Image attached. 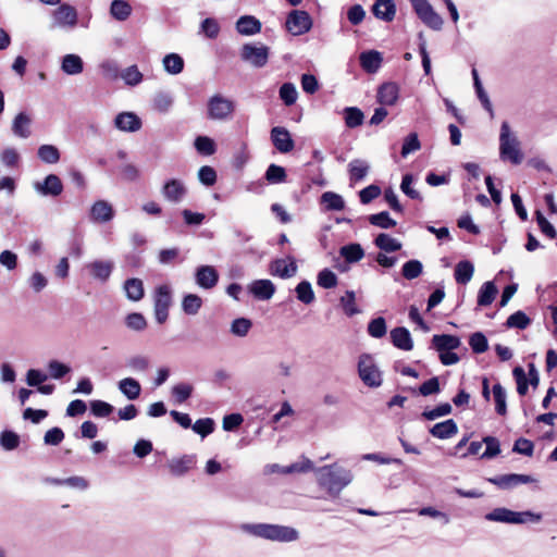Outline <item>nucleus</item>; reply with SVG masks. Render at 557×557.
Segmentation results:
<instances>
[{
	"label": "nucleus",
	"instance_id": "nucleus-1",
	"mask_svg": "<svg viewBox=\"0 0 557 557\" xmlns=\"http://www.w3.org/2000/svg\"><path fill=\"white\" fill-rule=\"evenodd\" d=\"M315 475L319 486L326 490L331 497H337L354 479L350 470L337 463L318 468Z\"/></svg>",
	"mask_w": 557,
	"mask_h": 557
},
{
	"label": "nucleus",
	"instance_id": "nucleus-2",
	"mask_svg": "<svg viewBox=\"0 0 557 557\" xmlns=\"http://www.w3.org/2000/svg\"><path fill=\"white\" fill-rule=\"evenodd\" d=\"M239 529L246 534L272 542L290 543L299 539V532L295 528L282 524L243 523Z\"/></svg>",
	"mask_w": 557,
	"mask_h": 557
},
{
	"label": "nucleus",
	"instance_id": "nucleus-3",
	"mask_svg": "<svg viewBox=\"0 0 557 557\" xmlns=\"http://www.w3.org/2000/svg\"><path fill=\"white\" fill-rule=\"evenodd\" d=\"M499 157L503 161L518 165L523 161L520 141L510 129L508 122H503L499 134Z\"/></svg>",
	"mask_w": 557,
	"mask_h": 557
},
{
	"label": "nucleus",
	"instance_id": "nucleus-4",
	"mask_svg": "<svg viewBox=\"0 0 557 557\" xmlns=\"http://www.w3.org/2000/svg\"><path fill=\"white\" fill-rule=\"evenodd\" d=\"M485 519L494 522L524 524L537 523L542 520V513L533 511H512L505 507H498L485 515Z\"/></svg>",
	"mask_w": 557,
	"mask_h": 557
},
{
	"label": "nucleus",
	"instance_id": "nucleus-5",
	"mask_svg": "<svg viewBox=\"0 0 557 557\" xmlns=\"http://www.w3.org/2000/svg\"><path fill=\"white\" fill-rule=\"evenodd\" d=\"M173 290L169 284H162L153 290V311L156 321L163 324L169 318V309L172 306Z\"/></svg>",
	"mask_w": 557,
	"mask_h": 557
},
{
	"label": "nucleus",
	"instance_id": "nucleus-6",
	"mask_svg": "<svg viewBox=\"0 0 557 557\" xmlns=\"http://www.w3.org/2000/svg\"><path fill=\"white\" fill-rule=\"evenodd\" d=\"M52 27L65 30L74 29L78 24L77 10L70 3H61L51 14Z\"/></svg>",
	"mask_w": 557,
	"mask_h": 557
},
{
	"label": "nucleus",
	"instance_id": "nucleus-7",
	"mask_svg": "<svg viewBox=\"0 0 557 557\" xmlns=\"http://www.w3.org/2000/svg\"><path fill=\"white\" fill-rule=\"evenodd\" d=\"M358 373L361 381L370 387H377L382 383L381 371L369 354H362L359 357Z\"/></svg>",
	"mask_w": 557,
	"mask_h": 557
},
{
	"label": "nucleus",
	"instance_id": "nucleus-8",
	"mask_svg": "<svg viewBox=\"0 0 557 557\" xmlns=\"http://www.w3.org/2000/svg\"><path fill=\"white\" fill-rule=\"evenodd\" d=\"M418 17L430 28L440 30L443 18L434 11L428 0H409Z\"/></svg>",
	"mask_w": 557,
	"mask_h": 557
},
{
	"label": "nucleus",
	"instance_id": "nucleus-9",
	"mask_svg": "<svg viewBox=\"0 0 557 557\" xmlns=\"http://www.w3.org/2000/svg\"><path fill=\"white\" fill-rule=\"evenodd\" d=\"M285 27L293 36H300L311 29L312 18L304 10H293L286 17Z\"/></svg>",
	"mask_w": 557,
	"mask_h": 557
},
{
	"label": "nucleus",
	"instance_id": "nucleus-10",
	"mask_svg": "<svg viewBox=\"0 0 557 557\" xmlns=\"http://www.w3.org/2000/svg\"><path fill=\"white\" fill-rule=\"evenodd\" d=\"M234 109L235 104L232 100L221 95H214L208 101V117L223 121L232 115Z\"/></svg>",
	"mask_w": 557,
	"mask_h": 557
},
{
	"label": "nucleus",
	"instance_id": "nucleus-11",
	"mask_svg": "<svg viewBox=\"0 0 557 557\" xmlns=\"http://www.w3.org/2000/svg\"><path fill=\"white\" fill-rule=\"evenodd\" d=\"M240 58L255 67H263L268 63L269 48L264 45L245 44L240 50Z\"/></svg>",
	"mask_w": 557,
	"mask_h": 557
},
{
	"label": "nucleus",
	"instance_id": "nucleus-12",
	"mask_svg": "<svg viewBox=\"0 0 557 557\" xmlns=\"http://www.w3.org/2000/svg\"><path fill=\"white\" fill-rule=\"evenodd\" d=\"M88 274L101 284L109 281L113 269L114 262L112 260L96 259L85 264Z\"/></svg>",
	"mask_w": 557,
	"mask_h": 557
},
{
	"label": "nucleus",
	"instance_id": "nucleus-13",
	"mask_svg": "<svg viewBox=\"0 0 557 557\" xmlns=\"http://www.w3.org/2000/svg\"><path fill=\"white\" fill-rule=\"evenodd\" d=\"M33 187L37 194L44 197H58L63 191V183L55 174H49L44 181L35 182Z\"/></svg>",
	"mask_w": 557,
	"mask_h": 557
},
{
	"label": "nucleus",
	"instance_id": "nucleus-14",
	"mask_svg": "<svg viewBox=\"0 0 557 557\" xmlns=\"http://www.w3.org/2000/svg\"><path fill=\"white\" fill-rule=\"evenodd\" d=\"M161 194L163 198L171 203H180L187 194V188L183 181L171 178L164 182Z\"/></svg>",
	"mask_w": 557,
	"mask_h": 557
},
{
	"label": "nucleus",
	"instance_id": "nucleus-15",
	"mask_svg": "<svg viewBox=\"0 0 557 557\" xmlns=\"http://www.w3.org/2000/svg\"><path fill=\"white\" fill-rule=\"evenodd\" d=\"M296 260L292 256L274 259L269 267V272L273 276L281 278H290L297 273Z\"/></svg>",
	"mask_w": 557,
	"mask_h": 557
},
{
	"label": "nucleus",
	"instance_id": "nucleus-16",
	"mask_svg": "<svg viewBox=\"0 0 557 557\" xmlns=\"http://www.w3.org/2000/svg\"><path fill=\"white\" fill-rule=\"evenodd\" d=\"M270 137L273 146L281 153H288L295 147L290 133L283 126L273 127Z\"/></svg>",
	"mask_w": 557,
	"mask_h": 557
},
{
	"label": "nucleus",
	"instance_id": "nucleus-17",
	"mask_svg": "<svg viewBox=\"0 0 557 557\" xmlns=\"http://www.w3.org/2000/svg\"><path fill=\"white\" fill-rule=\"evenodd\" d=\"M196 284L203 289H212L219 282V273L212 265H200L195 271Z\"/></svg>",
	"mask_w": 557,
	"mask_h": 557
},
{
	"label": "nucleus",
	"instance_id": "nucleus-18",
	"mask_svg": "<svg viewBox=\"0 0 557 557\" xmlns=\"http://www.w3.org/2000/svg\"><path fill=\"white\" fill-rule=\"evenodd\" d=\"M89 216L95 223H107L114 218V210L107 200H97L90 208Z\"/></svg>",
	"mask_w": 557,
	"mask_h": 557
},
{
	"label": "nucleus",
	"instance_id": "nucleus-19",
	"mask_svg": "<svg viewBox=\"0 0 557 557\" xmlns=\"http://www.w3.org/2000/svg\"><path fill=\"white\" fill-rule=\"evenodd\" d=\"M114 125L122 132H137L141 127L140 119L133 112H122L114 119Z\"/></svg>",
	"mask_w": 557,
	"mask_h": 557
},
{
	"label": "nucleus",
	"instance_id": "nucleus-20",
	"mask_svg": "<svg viewBox=\"0 0 557 557\" xmlns=\"http://www.w3.org/2000/svg\"><path fill=\"white\" fill-rule=\"evenodd\" d=\"M249 292L259 300H269L275 293V285L270 280H256L249 285Z\"/></svg>",
	"mask_w": 557,
	"mask_h": 557
},
{
	"label": "nucleus",
	"instance_id": "nucleus-21",
	"mask_svg": "<svg viewBox=\"0 0 557 557\" xmlns=\"http://www.w3.org/2000/svg\"><path fill=\"white\" fill-rule=\"evenodd\" d=\"M535 479L527 474H504L496 479H492L491 482L502 488H510L519 484H528L534 482Z\"/></svg>",
	"mask_w": 557,
	"mask_h": 557
},
{
	"label": "nucleus",
	"instance_id": "nucleus-22",
	"mask_svg": "<svg viewBox=\"0 0 557 557\" xmlns=\"http://www.w3.org/2000/svg\"><path fill=\"white\" fill-rule=\"evenodd\" d=\"M261 22L252 15L240 16L236 22V30L244 36H252L261 32Z\"/></svg>",
	"mask_w": 557,
	"mask_h": 557
},
{
	"label": "nucleus",
	"instance_id": "nucleus-23",
	"mask_svg": "<svg viewBox=\"0 0 557 557\" xmlns=\"http://www.w3.org/2000/svg\"><path fill=\"white\" fill-rule=\"evenodd\" d=\"M391 341L398 349L409 351L413 347L410 332L406 327H395L391 331Z\"/></svg>",
	"mask_w": 557,
	"mask_h": 557
},
{
	"label": "nucleus",
	"instance_id": "nucleus-24",
	"mask_svg": "<svg viewBox=\"0 0 557 557\" xmlns=\"http://www.w3.org/2000/svg\"><path fill=\"white\" fill-rule=\"evenodd\" d=\"M195 465V456L185 455L180 458H173L168 462L170 472L175 476L186 474Z\"/></svg>",
	"mask_w": 557,
	"mask_h": 557
},
{
	"label": "nucleus",
	"instance_id": "nucleus-25",
	"mask_svg": "<svg viewBox=\"0 0 557 557\" xmlns=\"http://www.w3.org/2000/svg\"><path fill=\"white\" fill-rule=\"evenodd\" d=\"M460 344L461 342L459 337L449 334L434 335L432 338V347L437 352L455 350L460 346Z\"/></svg>",
	"mask_w": 557,
	"mask_h": 557
},
{
	"label": "nucleus",
	"instance_id": "nucleus-26",
	"mask_svg": "<svg viewBox=\"0 0 557 557\" xmlns=\"http://www.w3.org/2000/svg\"><path fill=\"white\" fill-rule=\"evenodd\" d=\"M30 125L32 117L25 112H20L12 122V132L16 137L28 138L32 134Z\"/></svg>",
	"mask_w": 557,
	"mask_h": 557
},
{
	"label": "nucleus",
	"instance_id": "nucleus-27",
	"mask_svg": "<svg viewBox=\"0 0 557 557\" xmlns=\"http://www.w3.org/2000/svg\"><path fill=\"white\" fill-rule=\"evenodd\" d=\"M360 65L367 73H376L382 64V55L379 51H366L359 57Z\"/></svg>",
	"mask_w": 557,
	"mask_h": 557
},
{
	"label": "nucleus",
	"instance_id": "nucleus-28",
	"mask_svg": "<svg viewBox=\"0 0 557 557\" xmlns=\"http://www.w3.org/2000/svg\"><path fill=\"white\" fill-rule=\"evenodd\" d=\"M458 432V426L453 419L445 420L443 422L434 424L430 429V433L440 440L450 438Z\"/></svg>",
	"mask_w": 557,
	"mask_h": 557
},
{
	"label": "nucleus",
	"instance_id": "nucleus-29",
	"mask_svg": "<svg viewBox=\"0 0 557 557\" xmlns=\"http://www.w3.org/2000/svg\"><path fill=\"white\" fill-rule=\"evenodd\" d=\"M61 70L67 75H78L84 71L83 59L78 54H65L61 60Z\"/></svg>",
	"mask_w": 557,
	"mask_h": 557
},
{
	"label": "nucleus",
	"instance_id": "nucleus-30",
	"mask_svg": "<svg viewBox=\"0 0 557 557\" xmlns=\"http://www.w3.org/2000/svg\"><path fill=\"white\" fill-rule=\"evenodd\" d=\"M119 391L128 399L135 400L140 396L141 386L139 382L133 377H125L117 383Z\"/></svg>",
	"mask_w": 557,
	"mask_h": 557
},
{
	"label": "nucleus",
	"instance_id": "nucleus-31",
	"mask_svg": "<svg viewBox=\"0 0 557 557\" xmlns=\"http://www.w3.org/2000/svg\"><path fill=\"white\" fill-rule=\"evenodd\" d=\"M124 292L132 301H139L144 298V283L141 280L133 277L124 282Z\"/></svg>",
	"mask_w": 557,
	"mask_h": 557
},
{
	"label": "nucleus",
	"instance_id": "nucleus-32",
	"mask_svg": "<svg viewBox=\"0 0 557 557\" xmlns=\"http://www.w3.org/2000/svg\"><path fill=\"white\" fill-rule=\"evenodd\" d=\"M133 12L132 5L126 0H113L110 5V15L119 21H126Z\"/></svg>",
	"mask_w": 557,
	"mask_h": 557
},
{
	"label": "nucleus",
	"instance_id": "nucleus-33",
	"mask_svg": "<svg viewBox=\"0 0 557 557\" xmlns=\"http://www.w3.org/2000/svg\"><path fill=\"white\" fill-rule=\"evenodd\" d=\"M173 103L174 97L169 91H158L152 98V108L160 113H168Z\"/></svg>",
	"mask_w": 557,
	"mask_h": 557
},
{
	"label": "nucleus",
	"instance_id": "nucleus-34",
	"mask_svg": "<svg viewBox=\"0 0 557 557\" xmlns=\"http://www.w3.org/2000/svg\"><path fill=\"white\" fill-rule=\"evenodd\" d=\"M498 293L497 287L491 281L485 282L478 294V305L481 307L490 306Z\"/></svg>",
	"mask_w": 557,
	"mask_h": 557
},
{
	"label": "nucleus",
	"instance_id": "nucleus-35",
	"mask_svg": "<svg viewBox=\"0 0 557 557\" xmlns=\"http://www.w3.org/2000/svg\"><path fill=\"white\" fill-rule=\"evenodd\" d=\"M164 71L171 75H177L184 70V60L177 53H169L162 60Z\"/></svg>",
	"mask_w": 557,
	"mask_h": 557
},
{
	"label": "nucleus",
	"instance_id": "nucleus-36",
	"mask_svg": "<svg viewBox=\"0 0 557 557\" xmlns=\"http://www.w3.org/2000/svg\"><path fill=\"white\" fill-rule=\"evenodd\" d=\"M120 77L123 79L125 85H127L129 87H135V86L139 85L144 79L143 73L139 71L138 66L135 64L129 65V66L125 67L124 70H122Z\"/></svg>",
	"mask_w": 557,
	"mask_h": 557
},
{
	"label": "nucleus",
	"instance_id": "nucleus-37",
	"mask_svg": "<svg viewBox=\"0 0 557 557\" xmlns=\"http://www.w3.org/2000/svg\"><path fill=\"white\" fill-rule=\"evenodd\" d=\"M474 267L470 261H460L455 268V280L459 284H467L471 281Z\"/></svg>",
	"mask_w": 557,
	"mask_h": 557
},
{
	"label": "nucleus",
	"instance_id": "nucleus-38",
	"mask_svg": "<svg viewBox=\"0 0 557 557\" xmlns=\"http://www.w3.org/2000/svg\"><path fill=\"white\" fill-rule=\"evenodd\" d=\"M321 202L329 211H341L345 208L343 197L333 191H325L321 196Z\"/></svg>",
	"mask_w": 557,
	"mask_h": 557
},
{
	"label": "nucleus",
	"instance_id": "nucleus-39",
	"mask_svg": "<svg viewBox=\"0 0 557 557\" xmlns=\"http://www.w3.org/2000/svg\"><path fill=\"white\" fill-rule=\"evenodd\" d=\"M202 306V299L196 294H187L182 300V310L188 315H196Z\"/></svg>",
	"mask_w": 557,
	"mask_h": 557
},
{
	"label": "nucleus",
	"instance_id": "nucleus-40",
	"mask_svg": "<svg viewBox=\"0 0 557 557\" xmlns=\"http://www.w3.org/2000/svg\"><path fill=\"white\" fill-rule=\"evenodd\" d=\"M37 154L47 164H55L60 160V151L53 145H41L37 150Z\"/></svg>",
	"mask_w": 557,
	"mask_h": 557
},
{
	"label": "nucleus",
	"instance_id": "nucleus-41",
	"mask_svg": "<svg viewBox=\"0 0 557 557\" xmlns=\"http://www.w3.org/2000/svg\"><path fill=\"white\" fill-rule=\"evenodd\" d=\"M350 180L358 182L363 180L369 171V164L363 160H352L349 164Z\"/></svg>",
	"mask_w": 557,
	"mask_h": 557
},
{
	"label": "nucleus",
	"instance_id": "nucleus-42",
	"mask_svg": "<svg viewBox=\"0 0 557 557\" xmlns=\"http://www.w3.org/2000/svg\"><path fill=\"white\" fill-rule=\"evenodd\" d=\"M493 397L495 401L496 412L500 416H505L507 412V395L505 388L499 383L493 386Z\"/></svg>",
	"mask_w": 557,
	"mask_h": 557
},
{
	"label": "nucleus",
	"instance_id": "nucleus-43",
	"mask_svg": "<svg viewBox=\"0 0 557 557\" xmlns=\"http://www.w3.org/2000/svg\"><path fill=\"white\" fill-rule=\"evenodd\" d=\"M297 299L305 305H310L314 300V293L310 282L301 281L295 288Z\"/></svg>",
	"mask_w": 557,
	"mask_h": 557
},
{
	"label": "nucleus",
	"instance_id": "nucleus-44",
	"mask_svg": "<svg viewBox=\"0 0 557 557\" xmlns=\"http://www.w3.org/2000/svg\"><path fill=\"white\" fill-rule=\"evenodd\" d=\"M126 367L135 373H144L150 367V360L143 355H136L126 360Z\"/></svg>",
	"mask_w": 557,
	"mask_h": 557
},
{
	"label": "nucleus",
	"instance_id": "nucleus-45",
	"mask_svg": "<svg viewBox=\"0 0 557 557\" xmlns=\"http://www.w3.org/2000/svg\"><path fill=\"white\" fill-rule=\"evenodd\" d=\"M472 76H473V83H474V88H475L478 98L480 99V101L483 104V107L485 108V110H487L492 114L493 113L492 103L490 101L487 94L485 92V90L482 86L478 71L475 69L472 70Z\"/></svg>",
	"mask_w": 557,
	"mask_h": 557
},
{
	"label": "nucleus",
	"instance_id": "nucleus-46",
	"mask_svg": "<svg viewBox=\"0 0 557 557\" xmlns=\"http://www.w3.org/2000/svg\"><path fill=\"white\" fill-rule=\"evenodd\" d=\"M265 180L270 184H280L286 181V171L283 166L270 164L264 174Z\"/></svg>",
	"mask_w": 557,
	"mask_h": 557
},
{
	"label": "nucleus",
	"instance_id": "nucleus-47",
	"mask_svg": "<svg viewBox=\"0 0 557 557\" xmlns=\"http://www.w3.org/2000/svg\"><path fill=\"white\" fill-rule=\"evenodd\" d=\"M531 323L530 318L523 311H517L508 317L506 326L509 329L524 330Z\"/></svg>",
	"mask_w": 557,
	"mask_h": 557
},
{
	"label": "nucleus",
	"instance_id": "nucleus-48",
	"mask_svg": "<svg viewBox=\"0 0 557 557\" xmlns=\"http://www.w3.org/2000/svg\"><path fill=\"white\" fill-rule=\"evenodd\" d=\"M280 98L285 106H293L298 97L297 89L293 83H284L280 88Z\"/></svg>",
	"mask_w": 557,
	"mask_h": 557
},
{
	"label": "nucleus",
	"instance_id": "nucleus-49",
	"mask_svg": "<svg viewBox=\"0 0 557 557\" xmlns=\"http://www.w3.org/2000/svg\"><path fill=\"white\" fill-rule=\"evenodd\" d=\"M341 255L348 262H357L363 257V250L359 244H349L341 248Z\"/></svg>",
	"mask_w": 557,
	"mask_h": 557
},
{
	"label": "nucleus",
	"instance_id": "nucleus-50",
	"mask_svg": "<svg viewBox=\"0 0 557 557\" xmlns=\"http://www.w3.org/2000/svg\"><path fill=\"white\" fill-rule=\"evenodd\" d=\"M20 436L13 431L5 430L0 434V445L4 450H14L20 445Z\"/></svg>",
	"mask_w": 557,
	"mask_h": 557
},
{
	"label": "nucleus",
	"instance_id": "nucleus-51",
	"mask_svg": "<svg viewBox=\"0 0 557 557\" xmlns=\"http://www.w3.org/2000/svg\"><path fill=\"white\" fill-rule=\"evenodd\" d=\"M345 123L348 127L354 128L362 124L363 113L355 107H348L344 110Z\"/></svg>",
	"mask_w": 557,
	"mask_h": 557
},
{
	"label": "nucleus",
	"instance_id": "nucleus-52",
	"mask_svg": "<svg viewBox=\"0 0 557 557\" xmlns=\"http://www.w3.org/2000/svg\"><path fill=\"white\" fill-rule=\"evenodd\" d=\"M191 428L195 433L206 437L214 431V421L211 418L198 419Z\"/></svg>",
	"mask_w": 557,
	"mask_h": 557
},
{
	"label": "nucleus",
	"instance_id": "nucleus-53",
	"mask_svg": "<svg viewBox=\"0 0 557 557\" xmlns=\"http://www.w3.org/2000/svg\"><path fill=\"white\" fill-rule=\"evenodd\" d=\"M195 148L203 156H211L215 152L214 141L207 136H198L195 139Z\"/></svg>",
	"mask_w": 557,
	"mask_h": 557
},
{
	"label": "nucleus",
	"instance_id": "nucleus-54",
	"mask_svg": "<svg viewBox=\"0 0 557 557\" xmlns=\"http://www.w3.org/2000/svg\"><path fill=\"white\" fill-rule=\"evenodd\" d=\"M114 410V407L103 400H92L90 401V411L95 417L106 418L110 416Z\"/></svg>",
	"mask_w": 557,
	"mask_h": 557
},
{
	"label": "nucleus",
	"instance_id": "nucleus-55",
	"mask_svg": "<svg viewBox=\"0 0 557 557\" xmlns=\"http://www.w3.org/2000/svg\"><path fill=\"white\" fill-rule=\"evenodd\" d=\"M252 326V323L249 319L246 318H237L231 324L232 334L244 337L248 334Z\"/></svg>",
	"mask_w": 557,
	"mask_h": 557
},
{
	"label": "nucleus",
	"instance_id": "nucleus-56",
	"mask_svg": "<svg viewBox=\"0 0 557 557\" xmlns=\"http://www.w3.org/2000/svg\"><path fill=\"white\" fill-rule=\"evenodd\" d=\"M193 393V386L187 383H180L173 386L172 396L175 398V401L178 404L187 400Z\"/></svg>",
	"mask_w": 557,
	"mask_h": 557
},
{
	"label": "nucleus",
	"instance_id": "nucleus-57",
	"mask_svg": "<svg viewBox=\"0 0 557 557\" xmlns=\"http://www.w3.org/2000/svg\"><path fill=\"white\" fill-rule=\"evenodd\" d=\"M469 345L475 354H482L487 350V339L481 332L473 333L470 336Z\"/></svg>",
	"mask_w": 557,
	"mask_h": 557
},
{
	"label": "nucleus",
	"instance_id": "nucleus-58",
	"mask_svg": "<svg viewBox=\"0 0 557 557\" xmlns=\"http://www.w3.org/2000/svg\"><path fill=\"white\" fill-rule=\"evenodd\" d=\"M49 375L54 380H60L70 373L71 368L58 360H51L48 363Z\"/></svg>",
	"mask_w": 557,
	"mask_h": 557
},
{
	"label": "nucleus",
	"instance_id": "nucleus-59",
	"mask_svg": "<svg viewBox=\"0 0 557 557\" xmlns=\"http://www.w3.org/2000/svg\"><path fill=\"white\" fill-rule=\"evenodd\" d=\"M341 305L343 307L344 312L351 317L359 312V309L355 301V293L351 290L346 292V294L341 298Z\"/></svg>",
	"mask_w": 557,
	"mask_h": 557
},
{
	"label": "nucleus",
	"instance_id": "nucleus-60",
	"mask_svg": "<svg viewBox=\"0 0 557 557\" xmlns=\"http://www.w3.org/2000/svg\"><path fill=\"white\" fill-rule=\"evenodd\" d=\"M99 67L102 75L109 79H116L121 74L119 64L114 60H104Z\"/></svg>",
	"mask_w": 557,
	"mask_h": 557
},
{
	"label": "nucleus",
	"instance_id": "nucleus-61",
	"mask_svg": "<svg viewBox=\"0 0 557 557\" xmlns=\"http://www.w3.org/2000/svg\"><path fill=\"white\" fill-rule=\"evenodd\" d=\"M422 273V263L419 260H410L403 265V275L407 280L417 278Z\"/></svg>",
	"mask_w": 557,
	"mask_h": 557
},
{
	"label": "nucleus",
	"instance_id": "nucleus-62",
	"mask_svg": "<svg viewBox=\"0 0 557 557\" xmlns=\"http://www.w3.org/2000/svg\"><path fill=\"white\" fill-rule=\"evenodd\" d=\"M421 147L418 135L416 133L409 134L403 144L401 147V156L404 158L408 157L410 153L419 150Z\"/></svg>",
	"mask_w": 557,
	"mask_h": 557
},
{
	"label": "nucleus",
	"instance_id": "nucleus-63",
	"mask_svg": "<svg viewBox=\"0 0 557 557\" xmlns=\"http://www.w3.org/2000/svg\"><path fill=\"white\" fill-rule=\"evenodd\" d=\"M317 282L323 288H333L337 285V276L331 270L324 269L318 274Z\"/></svg>",
	"mask_w": 557,
	"mask_h": 557
},
{
	"label": "nucleus",
	"instance_id": "nucleus-64",
	"mask_svg": "<svg viewBox=\"0 0 557 557\" xmlns=\"http://www.w3.org/2000/svg\"><path fill=\"white\" fill-rule=\"evenodd\" d=\"M126 326L134 331H143L147 326V321L141 313H129L125 319Z\"/></svg>",
	"mask_w": 557,
	"mask_h": 557
}]
</instances>
